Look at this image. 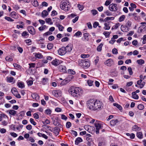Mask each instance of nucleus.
<instances>
[{"label": "nucleus", "instance_id": "0e129e2a", "mask_svg": "<svg viewBox=\"0 0 146 146\" xmlns=\"http://www.w3.org/2000/svg\"><path fill=\"white\" fill-rule=\"evenodd\" d=\"M71 131L72 132V133L74 136H77V133L76 131L73 130H71Z\"/></svg>", "mask_w": 146, "mask_h": 146}, {"label": "nucleus", "instance_id": "a19ab883", "mask_svg": "<svg viewBox=\"0 0 146 146\" xmlns=\"http://www.w3.org/2000/svg\"><path fill=\"white\" fill-rule=\"evenodd\" d=\"M45 20L47 23H50V25H52L53 24V23L52 22V20L50 18H46L45 19Z\"/></svg>", "mask_w": 146, "mask_h": 146}, {"label": "nucleus", "instance_id": "f03ea898", "mask_svg": "<svg viewBox=\"0 0 146 146\" xmlns=\"http://www.w3.org/2000/svg\"><path fill=\"white\" fill-rule=\"evenodd\" d=\"M70 94L74 97H78L82 93V89L79 87H71L69 90Z\"/></svg>", "mask_w": 146, "mask_h": 146}, {"label": "nucleus", "instance_id": "e433bc0d", "mask_svg": "<svg viewBox=\"0 0 146 146\" xmlns=\"http://www.w3.org/2000/svg\"><path fill=\"white\" fill-rule=\"evenodd\" d=\"M22 35L23 37H27L29 35V34L26 31H24L22 34Z\"/></svg>", "mask_w": 146, "mask_h": 146}, {"label": "nucleus", "instance_id": "09e8293b", "mask_svg": "<svg viewBox=\"0 0 146 146\" xmlns=\"http://www.w3.org/2000/svg\"><path fill=\"white\" fill-rule=\"evenodd\" d=\"M112 0H107L105 3V5L108 6L111 3Z\"/></svg>", "mask_w": 146, "mask_h": 146}, {"label": "nucleus", "instance_id": "9b49d317", "mask_svg": "<svg viewBox=\"0 0 146 146\" xmlns=\"http://www.w3.org/2000/svg\"><path fill=\"white\" fill-rule=\"evenodd\" d=\"M104 64L108 66H111L113 64V61L111 59H109L105 62Z\"/></svg>", "mask_w": 146, "mask_h": 146}, {"label": "nucleus", "instance_id": "f3484780", "mask_svg": "<svg viewBox=\"0 0 146 146\" xmlns=\"http://www.w3.org/2000/svg\"><path fill=\"white\" fill-rule=\"evenodd\" d=\"M51 63L54 66H57L60 64V62L58 60L55 59L51 62Z\"/></svg>", "mask_w": 146, "mask_h": 146}, {"label": "nucleus", "instance_id": "052dcab7", "mask_svg": "<svg viewBox=\"0 0 146 146\" xmlns=\"http://www.w3.org/2000/svg\"><path fill=\"white\" fill-rule=\"evenodd\" d=\"M29 68H34L36 64L34 63H31L29 64Z\"/></svg>", "mask_w": 146, "mask_h": 146}, {"label": "nucleus", "instance_id": "7c9ffc66", "mask_svg": "<svg viewBox=\"0 0 146 146\" xmlns=\"http://www.w3.org/2000/svg\"><path fill=\"white\" fill-rule=\"evenodd\" d=\"M10 15L12 17L16 18L17 16V15L15 12H12L11 13Z\"/></svg>", "mask_w": 146, "mask_h": 146}, {"label": "nucleus", "instance_id": "bf43d9fd", "mask_svg": "<svg viewBox=\"0 0 146 146\" xmlns=\"http://www.w3.org/2000/svg\"><path fill=\"white\" fill-rule=\"evenodd\" d=\"M46 26L45 25H44L42 27H40L38 29L40 31H42L44 30L46 28Z\"/></svg>", "mask_w": 146, "mask_h": 146}, {"label": "nucleus", "instance_id": "412c9836", "mask_svg": "<svg viewBox=\"0 0 146 146\" xmlns=\"http://www.w3.org/2000/svg\"><path fill=\"white\" fill-rule=\"evenodd\" d=\"M118 122L117 119H115L111 120L110 121V123L111 125L114 126Z\"/></svg>", "mask_w": 146, "mask_h": 146}, {"label": "nucleus", "instance_id": "774afa93", "mask_svg": "<svg viewBox=\"0 0 146 146\" xmlns=\"http://www.w3.org/2000/svg\"><path fill=\"white\" fill-rule=\"evenodd\" d=\"M105 145V143L104 142H100L99 143L98 146H104Z\"/></svg>", "mask_w": 146, "mask_h": 146}, {"label": "nucleus", "instance_id": "e2e57ef3", "mask_svg": "<svg viewBox=\"0 0 146 146\" xmlns=\"http://www.w3.org/2000/svg\"><path fill=\"white\" fill-rule=\"evenodd\" d=\"M61 118L62 119L66 120L67 119V117L65 115L62 114L61 115Z\"/></svg>", "mask_w": 146, "mask_h": 146}, {"label": "nucleus", "instance_id": "473e14b6", "mask_svg": "<svg viewBox=\"0 0 146 146\" xmlns=\"http://www.w3.org/2000/svg\"><path fill=\"white\" fill-rule=\"evenodd\" d=\"M137 62L140 65H142L144 64V61L143 60L140 59L138 60L137 61Z\"/></svg>", "mask_w": 146, "mask_h": 146}, {"label": "nucleus", "instance_id": "ea45409f", "mask_svg": "<svg viewBox=\"0 0 146 146\" xmlns=\"http://www.w3.org/2000/svg\"><path fill=\"white\" fill-rule=\"evenodd\" d=\"M125 18V17L124 15H122L121 16L119 19V22L123 21Z\"/></svg>", "mask_w": 146, "mask_h": 146}, {"label": "nucleus", "instance_id": "f257e3e1", "mask_svg": "<svg viewBox=\"0 0 146 146\" xmlns=\"http://www.w3.org/2000/svg\"><path fill=\"white\" fill-rule=\"evenodd\" d=\"M86 104L89 109L91 111H99L103 107V103L100 101L90 99L87 102Z\"/></svg>", "mask_w": 146, "mask_h": 146}, {"label": "nucleus", "instance_id": "6ab92c4d", "mask_svg": "<svg viewBox=\"0 0 146 146\" xmlns=\"http://www.w3.org/2000/svg\"><path fill=\"white\" fill-rule=\"evenodd\" d=\"M7 82H8L11 83L14 82V79L13 77L11 76H8L6 78Z\"/></svg>", "mask_w": 146, "mask_h": 146}, {"label": "nucleus", "instance_id": "58836bf2", "mask_svg": "<svg viewBox=\"0 0 146 146\" xmlns=\"http://www.w3.org/2000/svg\"><path fill=\"white\" fill-rule=\"evenodd\" d=\"M5 19L9 22H12L14 20L10 17L6 16L5 17Z\"/></svg>", "mask_w": 146, "mask_h": 146}, {"label": "nucleus", "instance_id": "c9c22d12", "mask_svg": "<svg viewBox=\"0 0 146 146\" xmlns=\"http://www.w3.org/2000/svg\"><path fill=\"white\" fill-rule=\"evenodd\" d=\"M103 46V44L102 43H101L98 46L97 48V50L98 51L100 52L101 51L102 49V48Z\"/></svg>", "mask_w": 146, "mask_h": 146}, {"label": "nucleus", "instance_id": "69168bd1", "mask_svg": "<svg viewBox=\"0 0 146 146\" xmlns=\"http://www.w3.org/2000/svg\"><path fill=\"white\" fill-rule=\"evenodd\" d=\"M27 83L28 85L29 86H31L33 84V81L31 80H29L27 81Z\"/></svg>", "mask_w": 146, "mask_h": 146}, {"label": "nucleus", "instance_id": "7ed1b4c3", "mask_svg": "<svg viewBox=\"0 0 146 146\" xmlns=\"http://www.w3.org/2000/svg\"><path fill=\"white\" fill-rule=\"evenodd\" d=\"M60 7L61 9L64 11H68L70 8L68 1L66 0L62 1L61 2Z\"/></svg>", "mask_w": 146, "mask_h": 146}, {"label": "nucleus", "instance_id": "c85d7f7f", "mask_svg": "<svg viewBox=\"0 0 146 146\" xmlns=\"http://www.w3.org/2000/svg\"><path fill=\"white\" fill-rule=\"evenodd\" d=\"M48 81V80L47 78H43L42 79L41 82L43 84L45 85L47 83Z\"/></svg>", "mask_w": 146, "mask_h": 146}, {"label": "nucleus", "instance_id": "f704fd0d", "mask_svg": "<svg viewBox=\"0 0 146 146\" xmlns=\"http://www.w3.org/2000/svg\"><path fill=\"white\" fill-rule=\"evenodd\" d=\"M9 113L10 114L14 115H15L17 113V111L14 110H11L9 111Z\"/></svg>", "mask_w": 146, "mask_h": 146}, {"label": "nucleus", "instance_id": "ddd939ff", "mask_svg": "<svg viewBox=\"0 0 146 146\" xmlns=\"http://www.w3.org/2000/svg\"><path fill=\"white\" fill-rule=\"evenodd\" d=\"M83 37L82 38V40L85 41H88L89 39L88 37L89 35V34L88 33H84L83 34Z\"/></svg>", "mask_w": 146, "mask_h": 146}, {"label": "nucleus", "instance_id": "13d9d810", "mask_svg": "<svg viewBox=\"0 0 146 146\" xmlns=\"http://www.w3.org/2000/svg\"><path fill=\"white\" fill-rule=\"evenodd\" d=\"M5 60L8 61H11L13 60V59L11 57L8 56L5 58Z\"/></svg>", "mask_w": 146, "mask_h": 146}, {"label": "nucleus", "instance_id": "dca6fc26", "mask_svg": "<svg viewBox=\"0 0 146 146\" xmlns=\"http://www.w3.org/2000/svg\"><path fill=\"white\" fill-rule=\"evenodd\" d=\"M66 52H70L72 49V45L71 44H68L66 47Z\"/></svg>", "mask_w": 146, "mask_h": 146}, {"label": "nucleus", "instance_id": "4468645a", "mask_svg": "<svg viewBox=\"0 0 146 146\" xmlns=\"http://www.w3.org/2000/svg\"><path fill=\"white\" fill-rule=\"evenodd\" d=\"M12 93L17 98H18V94L17 89L15 88H13L11 90Z\"/></svg>", "mask_w": 146, "mask_h": 146}, {"label": "nucleus", "instance_id": "8fccbe9b", "mask_svg": "<svg viewBox=\"0 0 146 146\" xmlns=\"http://www.w3.org/2000/svg\"><path fill=\"white\" fill-rule=\"evenodd\" d=\"M144 106L142 104H140L138 106V108L139 110H142L144 108Z\"/></svg>", "mask_w": 146, "mask_h": 146}, {"label": "nucleus", "instance_id": "39448f33", "mask_svg": "<svg viewBox=\"0 0 146 146\" xmlns=\"http://www.w3.org/2000/svg\"><path fill=\"white\" fill-rule=\"evenodd\" d=\"M117 5L115 3H112L110 4L109 7V9L112 11H115L118 10Z\"/></svg>", "mask_w": 146, "mask_h": 146}, {"label": "nucleus", "instance_id": "37998d69", "mask_svg": "<svg viewBox=\"0 0 146 146\" xmlns=\"http://www.w3.org/2000/svg\"><path fill=\"white\" fill-rule=\"evenodd\" d=\"M71 123L69 121H68L66 123V127L67 128H69L71 126Z\"/></svg>", "mask_w": 146, "mask_h": 146}, {"label": "nucleus", "instance_id": "2eb2a0df", "mask_svg": "<svg viewBox=\"0 0 146 146\" xmlns=\"http://www.w3.org/2000/svg\"><path fill=\"white\" fill-rule=\"evenodd\" d=\"M31 96L33 98L37 101L39 100V97L38 95L36 93H33L31 94Z\"/></svg>", "mask_w": 146, "mask_h": 146}, {"label": "nucleus", "instance_id": "f8f14e48", "mask_svg": "<svg viewBox=\"0 0 146 146\" xmlns=\"http://www.w3.org/2000/svg\"><path fill=\"white\" fill-rule=\"evenodd\" d=\"M49 130L53 132L55 134L58 135L59 134L60 129L59 128L55 127L54 128H53L52 130L49 129Z\"/></svg>", "mask_w": 146, "mask_h": 146}, {"label": "nucleus", "instance_id": "49530a36", "mask_svg": "<svg viewBox=\"0 0 146 146\" xmlns=\"http://www.w3.org/2000/svg\"><path fill=\"white\" fill-rule=\"evenodd\" d=\"M87 82L89 86H91L93 85V81L90 80H87Z\"/></svg>", "mask_w": 146, "mask_h": 146}, {"label": "nucleus", "instance_id": "5fc2aeb1", "mask_svg": "<svg viewBox=\"0 0 146 146\" xmlns=\"http://www.w3.org/2000/svg\"><path fill=\"white\" fill-rule=\"evenodd\" d=\"M45 113L47 115H50L51 113V110L49 109H46L45 110Z\"/></svg>", "mask_w": 146, "mask_h": 146}, {"label": "nucleus", "instance_id": "603ef678", "mask_svg": "<svg viewBox=\"0 0 146 146\" xmlns=\"http://www.w3.org/2000/svg\"><path fill=\"white\" fill-rule=\"evenodd\" d=\"M77 7L80 11H81L83 10L84 7L82 5L79 4L78 5Z\"/></svg>", "mask_w": 146, "mask_h": 146}, {"label": "nucleus", "instance_id": "423d86ee", "mask_svg": "<svg viewBox=\"0 0 146 146\" xmlns=\"http://www.w3.org/2000/svg\"><path fill=\"white\" fill-rule=\"evenodd\" d=\"M82 63L84 68H87L90 65L89 61L88 59L82 60Z\"/></svg>", "mask_w": 146, "mask_h": 146}, {"label": "nucleus", "instance_id": "4d7b16f0", "mask_svg": "<svg viewBox=\"0 0 146 146\" xmlns=\"http://www.w3.org/2000/svg\"><path fill=\"white\" fill-rule=\"evenodd\" d=\"M52 46L53 44H48L47 46V48L48 49L50 50L53 47Z\"/></svg>", "mask_w": 146, "mask_h": 146}, {"label": "nucleus", "instance_id": "2f4dec72", "mask_svg": "<svg viewBox=\"0 0 146 146\" xmlns=\"http://www.w3.org/2000/svg\"><path fill=\"white\" fill-rule=\"evenodd\" d=\"M56 26L58 27L59 30L60 31H62L64 29L63 26L58 24L56 25Z\"/></svg>", "mask_w": 146, "mask_h": 146}, {"label": "nucleus", "instance_id": "a211bd4d", "mask_svg": "<svg viewBox=\"0 0 146 146\" xmlns=\"http://www.w3.org/2000/svg\"><path fill=\"white\" fill-rule=\"evenodd\" d=\"M141 129V128L139 127L136 125H134L132 127V130L135 131H140Z\"/></svg>", "mask_w": 146, "mask_h": 146}, {"label": "nucleus", "instance_id": "bb28decb", "mask_svg": "<svg viewBox=\"0 0 146 146\" xmlns=\"http://www.w3.org/2000/svg\"><path fill=\"white\" fill-rule=\"evenodd\" d=\"M113 105L114 106H116L119 110H122V108L120 105L116 103H113Z\"/></svg>", "mask_w": 146, "mask_h": 146}, {"label": "nucleus", "instance_id": "3c124183", "mask_svg": "<svg viewBox=\"0 0 146 146\" xmlns=\"http://www.w3.org/2000/svg\"><path fill=\"white\" fill-rule=\"evenodd\" d=\"M91 12L94 16L96 15L98 13V11L95 9L91 10Z\"/></svg>", "mask_w": 146, "mask_h": 146}, {"label": "nucleus", "instance_id": "20e7f679", "mask_svg": "<svg viewBox=\"0 0 146 146\" xmlns=\"http://www.w3.org/2000/svg\"><path fill=\"white\" fill-rule=\"evenodd\" d=\"M94 125L96 127V134H98L99 130L102 128L103 124L100 122L97 121L95 123Z\"/></svg>", "mask_w": 146, "mask_h": 146}, {"label": "nucleus", "instance_id": "a18cd8bd", "mask_svg": "<svg viewBox=\"0 0 146 146\" xmlns=\"http://www.w3.org/2000/svg\"><path fill=\"white\" fill-rule=\"evenodd\" d=\"M127 70L129 72V75H131L133 74V72L132 70V68L131 67H128L127 68Z\"/></svg>", "mask_w": 146, "mask_h": 146}, {"label": "nucleus", "instance_id": "a878e982", "mask_svg": "<svg viewBox=\"0 0 146 146\" xmlns=\"http://www.w3.org/2000/svg\"><path fill=\"white\" fill-rule=\"evenodd\" d=\"M13 45V46H12V48L15 50L16 49H17L18 50V46L17 43L15 42Z\"/></svg>", "mask_w": 146, "mask_h": 146}, {"label": "nucleus", "instance_id": "de8ad7c7", "mask_svg": "<svg viewBox=\"0 0 146 146\" xmlns=\"http://www.w3.org/2000/svg\"><path fill=\"white\" fill-rule=\"evenodd\" d=\"M111 32H108L106 31H105L104 32V34L106 38L109 37L111 33Z\"/></svg>", "mask_w": 146, "mask_h": 146}, {"label": "nucleus", "instance_id": "338daca9", "mask_svg": "<svg viewBox=\"0 0 146 146\" xmlns=\"http://www.w3.org/2000/svg\"><path fill=\"white\" fill-rule=\"evenodd\" d=\"M112 52L113 54H117L118 53L117 50L115 48H114L113 49Z\"/></svg>", "mask_w": 146, "mask_h": 146}, {"label": "nucleus", "instance_id": "c03bdc74", "mask_svg": "<svg viewBox=\"0 0 146 146\" xmlns=\"http://www.w3.org/2000/svg\"><path fill=\"white\" fill-rule=\"evenodd\" d=\"M104 13L107 16H110L112 15V13L109 11L107 10L104 12Z\"/></svg>", "mask_w": 146, "mask_h": 146}, {"label": "nucleus", "instance_id": "4be33fe9", "mask_svg": "<svg viewBox=\"0 0 146 146\" xmlns=\"http://www.w3.org/2000/svg\"><path fill=\"white\" fill-rule=\"evenodd\" d=\"M35 56L37 58L41 59L42 58L43 56L41 54L39 53H34Z\"/></svg>", "mask_w": 146, "mask_h": 146}, {"label": "nucleus", "instance_id": "393cba45", "mask_svg": "<svg viewBox=\"0 0 146 146\" xmlns=\"http://www.w3.org/2000/svg\"><path fill=\"white\" fill-rule=\"evenodd\" d=\"M132 98L135 99H138L139 98L138 96L136 94L135 92H132Z\"/></svg>", "mask_w": 146, "mask_h": 146}, {"label": "nucleus", "instance_id": "5701e85b", "mask_svg": "<svg viewBox=\"0 0 146 146\" xmlns=\"http://www.w3.org/2000/svg\"><path fill=\"white\" fill-rule=\"evenodd\" d=\"M104 29L105 30H108L110 29V27L109 26V23H105L104 24Z\"/></svg>", "mask_w": 146, "mask_h": 146}, {"label": "nucleus", "instance_id": "0eeeda50", "mask_svg": "<svg viewBox=\"0 0 146 146\" xmlns=\"http://www.w3.org/2000/svg\"><path fill=\"white\" fill-rule=\"evenodd\" d=\"M58 52L59 54L60 55H64L66 52L65 47L64 46H62L58 50Z\"/></svg>", "mask_w": 146, "mask_h": 146}, {"label": "nucleus", "instance_id": "864d4df0", "mask_svg": "<svg viewBox=\"0 0 146 146\" xmlns=\"http://www.w3.org/2000/svg\"><path fill=\"white\" fill-rule=\"evenodd\" d=\"M82 35V33L79 31H78L76 33H75L74 35V36H81Z\"/></svg>", "mask_w": 146, "mask_h": 146}, {"label": "nucleus", "instance_id": "680f3d73", "mask_svg": "<svg viewBox=\"0 0 146 146\" xmlns=\"http://www.w3.org/2000/svg\"><path fill=\"white\" fill-rule=\"evenodd\" d=\"M30 121L31 122V123L33 124L34 125H36V122H35L34 120V119L33 118H31L30 120Z\"/></svg>", "mask_w": 146, "mask_h": 146}, {"label": "nucleus", "instance_id": "79ce46f5", "mask_svg": "<svg viewBox=\"0 0 146 146\" xmlns=\"http://www.w3.org/2000/svg\"><path fill=\"white\" fill-rule=\"evenodd\" d=\"M141 39L143 40L142 43L145 44L146 43V35H144L143 37L141 38Z\"/></svg>", "mask_w": 146, "mask_h": 146}, {"label": "nucleus", "instance_id": "1a4fd4ad", "mask_svg": "<svg viewBox=\"0 0 146 146\" xmlns=\"http://www.w3.org/2000/svg\"><path fill=\"white\" fill-rule=\"evenodd\" d=\"M29 32L32 35H34L36 33V31L34 28L32 26H29L27 28Z\"/></svg>", "mask_w": 146, "mask_h": 146}, {"label": "nucleus", "instance_id": "6e6552de", "mask_svg": "<svg viewBox=\"0 0 146 146\" xmlns=\"http://www.w3.org/2000/svg\"><path fill=\"white\" fill-rule=\"evenodd\" d=\"M52 94L56 97H60L62 96V92L60 90H54L52 91Z\"/></svg>", "mask_w": 146, "mask_h": 146}, {"label": "nucleus", "instance_id": "72a5a7b5", "mask_svg": "<svg viewBox=\"0 0 146 146\" xmlns=\"http://www.w3.org/2000/svg\"><path fill=\"white\" fill-rule=\"evenodd\" d=\"M136 135L139 139H141L143 137V134L141 132H138L137 133Z\"/></svg>", "mask_w": 146, "mask_h": 146}, {"label": "nucleus", "instance_id": "b1692460", "mask_svg": "<svg viewBox=\"0 0 146 146\" xmlns=\"http://www.w3.org/2000/svg\"><path fill=\"white\" fill-rule=\"evenodd\" d=\"M82 141V139L78 137L77 138L75 141V144L76 145H78L79 143Z\"/></svg>", "mask_w": 146, "mask_h": 146}, {"label": "nucleus", "instance_id": "4c0bfd02", "mask_svg": "<svg viewBox=\"0 0 146 146\" xmlns=\"http://www.w3.org/2000/svg\"><path fill=\"white\" fill-rule=\"evenodd\" d=\"M32 4L35 7H37L38 6V2L36 0H34Z\"/></svg>", "mask_w": 146, "mask_h": 146}, {"label": "nucleus", "instance_id": "9d476101", "mask_svg": "<svg viewBox=\"0 0 146 146\" xmlns=\"http://www.w3.org/2000/svg\"><path fill=\"white\" fill-rule=\"evenodd\" d=\"M58 70L62 73H66L67 72V69L66 67L63 65H60L58 66Z\"/></svg>", "mask_w": 146, "mask_h": 146}, {"label": "nucleus", "instance_id": "6e6d98bb", "mask_svg": "<svg viewBox=\"0 0 146 146\" xmlns=\"http://www.w3.org/2000/svg\"><path fill=\"white\" fill-rule=\"evenodd\" d=\"M25 86L23 82H19V87L23 88Z\"/></svg>", "mask_w": 146, "mask_h": 146}, {"label": "nucleus", "instance_id": "c756f323", "mask_svg": "<svg viewBox=\"0 0 146 146\" xmlns=\"http://www.w3.org/2000/svg\"><path fill=\"white\" fill-rule=\"evenodd\" d=\"M44 39L43 38H40V39L37 40V42L38 44H42V43H44Z\"/></svg>", "mask_w": 146, "mask_h": 146}, {"label": "nucleus", "instance_id": "cd10ccee", "mask_svg": "<svg viewBox=\"0 0 146 146\" xmlns=\"http://www.w3.org/2000/svg\"><path fill=\"white\" fill-rule=\"evenodd\" d=\"M48 15V12L45 10H44L42 13V16L43 17H46Z\"/></svg>", "mask_w": 146, "mask_h": 146}, {"label": "nucleus", "instance_id": "aec40b11", "mask_svg": "<svg viewBox=\"0 0 146 146\" xmlns=\"http://www.w3.org/2000/svg\"><path fill=\"white\" fill-rule=\"evenodd\" d=\"M139 30L140 33H142L144 31H146V26L144 25H141L139 28Z\"/></svg>", "mask_w": 146, "mask_h": 146}]
</instances>
